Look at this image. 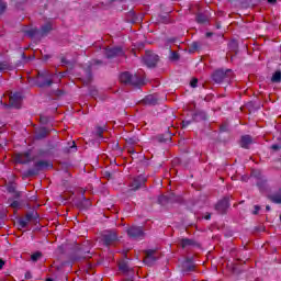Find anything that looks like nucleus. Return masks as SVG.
<instances>
[{
    "mask_svg": "<svg viewBox=\"0 0 281 281\" xmlns=\"http://www.w3.org/2000/svg\"><path fill=\"white\" fill-rule=\"evenodd\" d=\"M40 122H41V124H48L49 119L47 116H40Z\"/></svg>",
    "mask_w": 281,
    "mask_h": 281,
    "instance_id": "obj_43",
    "label": "nucleus"
},
{
    "mask_svg": "<svg viewBox=\"0 0 281 281\" xmlns=\"http://www.w3.org/2000/svg\"><path fill=\"white\" fill-rule=\"evenodd\" d=\"M36 218H38V213L36 211H31V212L26 213V215H25V221L27 223H30L32 221H36Z\"/></svg>",
    "mask_w": 281,
    "mask_h": 281,
    "instance_id": "obj_25",
    "label": "nucleus"
},
{
    "mask_svg": "<svg viewBox=\"0 0 281 281\" xmlns=\"http://www.w3.org/2000/svg\"><path fill=\"white\" fill-rule=\"evenodd\" d=\"M252 143H254V138H251L250 135H244L241 136V139H240V147L248 149Z\"/></svg>",
    "mask_w": 281,
    "mask_h": 281,
    "instance_id": "obj_19",
    "label": "nucleus"
},
{
    "mask_svg": "<svg viewBox=\"0 0 281 281\" xmlns=\"http://www.w3.org/2000/svg\"><path fill=\"white\" fill-rule=\"evenodd\" d=\"M22 59L27 60V56H25L24 53L22 54Z\"/></svg>",
    "mask_w": 281,
    "mask_h": 281,
    "instance_id": "obj_56",
    "label": "nucleus"
},
{
    "mask_svg": "<svg viewBox=\"0 0 281 281\" xmlns=\"http://www.w3.org/2000/svg\"><path fill=\"white\" fill-rule=\"evenodd\" d=\"M228 49L231 52H234L235 54H238V42L236 40H233L228 43Z\"/></svg>",
    "mask_w": 281,
    "mask_h": 281,
    "instance_id": "obj_28",
    "label": "nucleus"
},
{
    "mask_svg": "<svg viewBox=\"0 0 281 281\" xmlns=\"http://www.w3.org/2000/svg\"><path fill=\"white\" fill-rule=\"evenodd\" d=\"M57 95H63V91L61 90H57Z\"/></svg>",
    "mask_w": 281,
    "mask_h": 281,
    "instance_id": "obj_57",
    "label": "nucleus"
},
{
    "mask_svg": "<svg viewBox=\"0 0 281 281\" xmlns=\"http://www.w3.org/2000/svg\"><path fill=\"white\" fill-rule=\"evenodd\" d=\"M94 64H95V65H102V61L97 60V61H94Z\"/></svg>",
    "mask_w": 281,
    "mask_h": 281,
    "instance_id": "obj_58",
    "label": "nucleus"
},
{
    "mask_svg": "<svg viewBox=\"0 0 281 281\" xmlns=\"http://www.w3.org/2000/svg\"><path fill=\"white\" fill-rule=\"evenodd\" d=\"M87 78H88V80L86 81V85H89V82H91V79L93 78V74L91 71H88Z\"/></svg>",
    "mask_w": 281,
    "mask_h": 281,
    "instance_id": "obj_45",
    "label": "nucleus"
},
{
    "mask_svg": "<svg viewBox=\"0 0 281 281\" xmlns=\"http://www.w3.org/2000/svg\"><path fill=\"white\" fill-rule=\"evenodd\" d=\"M281 146L279 144L271 145L272 150H280Z\"/></svg>",
    "mask_w": 281,
    "mask_h": 281,
    "instance_id": "obj_47",
    "label": "nucleus"
},
{
    "mask_svg": "<svg viewBox=\"0 0 281 281\" xmlns=\"http://www.w3.org/2000/svg\"><path fill=\"white\" fill-rule=\"evenodd\" d=\"M45 281H54L52 278L46 279Z\"/></svg>",
    "mask_w": 281,
    "mask_h": 281,
    "instance_id": "obj_59",
    "label": "nucleus"
},
{
    "mask_svg": "<svg viewBox=\"0 0 281 281\" xmlns=\"http://www.w3.org/2000/svg\"><path fill=\"white\" fill-rule=\"evenodd\" d=\"M195 21L200 25H205L206 23H210V19L207 18V15H205L203 13H198L195 16Z\"/></svg>",
    "mask_w": 281,
    "mask_h": 281,
    "instance_id": "obj_23",
    "label": "nucleus"
},
{
    "mask_svg": "<svg viewBox=\"0 0 281 281\" xmlns=\"http://www.w3.org/2000/svg\"><path fill=\"white\" fill-rule=\"evenodd\" d=\"M49 135V128L47 127H40L35 132V139H45Z\"/></svg>",
    "mask_w": 281,
    "mask_h": 281,
    "instance_id": "obj_18",
    "label": "nucleus"
},
{
    "mask_svg": "<svg viewBox=\"0 0 281 281\" xmlns=\"http://www.w3.org/2000/svg\"><path fill=\"white\" fill-rule=\"evenodd\" d=\"M268 3H270L271 5L278 3V0H268Z\"/></svg>",
    "mask_w": 281,
    "mask_h": 281,
    "instance_id": "obj_53",
    "label": "nucleus"
},
{
    "mask_svg": "<svg viewBox=\"0 0 281 281\" xmlns=\"http://www.w3.org/2000/svg\"><path fill=\"white\" fill-rule=\"evenodd\" d=\"M179 58H180V55L177 52H171L169 55V60L177 61L179 60Z\"/></svg>",
    "mask_w": 281,
    "mask_h": 281,
    "instance_id": "obj_40",
    "label": "nucleus"
},
{
    "mask_svg": "<svg viewBox=\"0 0 281 281\" xmlns=\"http://www.w3.org/2000/svg\"><path fill=\"white\" fill-rule=\"evenodd\" d=\"M47 168H54V165L49 160H38L34 164L33 168L25 171V177H36L43 170H47Z\"/></svg>",
    "mask_w": 281,
    "mask_h": 281,
    "instance_id": "obj_2",
    "label": "nucleus"
},
{
    "mask_svg": "<svg viewBox=\"0 0 281 281\" xmlns=\"http://www.w3.org/2000/svg\"><path fill=\"white\" fill-rule=\"evenodd\" d=\"M269 201H271V203H274L276 205H281V192H276L272 194L268 195Z\"/></svg>",
    "mask_w": 281,
    "mask_h": 281,
    "instance_id": "obj_20",
    "label": "nucleus"
},
{
    "mask_svg": "<svg viewBox=\"0 0 281 281\" xmlns=\"http://www.w3.org/2000/svg\"><path fill=\"white\" fill-rule=\"evenodd\" d=\"M146 181H148V179L144 176H138V177L134 178L131 183V190L133 192H137V190H139V188H142V186H145Z\"/></svg>",
    "mask_w": 281,
    "mask_h": 281,
    "instance_id": "obj_10",
    "label": "nucleus"
},
{
    "mask_svg": "<svg viewBox=\"0 0 281 281\" xmlns=\"http://www.w3.org/2000/svg\"><path fill=\"white\" fill-rule=\"evenodd\" d=\"M271 82L273 83V85H280V82H281V71H276L273 75H272V77H271Z\"/></svg>",
    "mask_w": 281,
    "mask_h": 281,
    "instance_id": "obj_27",
    "label": "nucleus"
},
{
    "mask_svg": "<svg viewBox=\"0 0 281 281\" xmlns=\"http://www.w3.org/2000/svg\"><path fill=\"white\" fill-rule=\"evenodd\" d=\"M106 177H111V173L110 172H105Z\"/></svg>",
    "mask_w": 281,
    "mask_h": 281,
    "instance_id": "obj_60",
    "label": "nucleus"
},
{
    "mask_svg": "<svg viewBox=\"0 0 281 281\" xmlns=\"http://www.w3.org/2000/svg\"><path fill=\"white\" fill-rule=\"evenodd\" d=\"M7 192H9V194H13V199H21V192L16 191V183L14 182H9L7 184Z\"/></svg>",
    "mask_w": 281,
    "mask_h": 281,
    "instance_id": "obj_15",
    "label": "nucleus"
},
{
    "mask_svg": "<svg viewBox=\"0 0 281 281\" xmlns=\"http://www.w3.org/2000/svg\"><path fill=\"white\" fill-rule=\"evenodd\" d=\"M52 30H53V27H52V24L49 22L42 25V27L40 30V38H42V36H47V34H49L52 32Z\"/></svg>",
    "mask_w": 281,
    "mask_h": 281,
    "instance_id": "obj_21",
    "label": "nucleus"
},
{
    "mask_svg": "<svg viewBox=\"0 0 281 281\" xmlns=\"http://www.w3.org/2000/svg\"><path fill=\"white\" fill-rule=\"evenodd\" d=\"M206 36H212V33H206Z\"/></svg>",
    "mask_w": 281,
    "mask_h": 281,
    "instance_id": "obj_61",
    "label": "nucleus"
},
{
    "mask_svg": "<svg viewBox=\"0 0 281 281\" xmlns=\"http://www.w3.org/2000/svg\"><path fill=\"white\" fill-rule=\"evenodd\" d=\"M119 269H120V271H122V273H128L131 271L128 263H126L124 261L119 265Z\"/></svg>",
    "mask_w": 281,
    "mask_h": 281,
    "instance_id": "obj_34",
    "label": "nucleus"
},
{
    "mask_svg": "<svg viewBox=\"0 0 281 281\" xmlns=\"http://www.w3.org/2000/svg\"><path fill=\"white\" fill-rule=\"evenodd\" d=\"M22 101H23V93L14 92L9 99V104L10 106H13V109H21Z\"/></svg>",
    "mask_w": 281,
    "mask_h": 281,
    "instance_id": "obj_9",
    "label": "nucleus"
},
{
    "mask_svg": "<svg viewBox=\"0 0 281 281\" xmlns=\"http://www.w3.org/2000/svg\"><path fill=\"white\" fill-rule=\"evenodd\" d=\"M143 63L148 69H155L161 63V57L154 52L147 50L143 57Z\"/></svg>",
    "mask_w": 281,
    "mask_h": 281,
    "instance_id": "obj_4",
    "label": "nucleus"
},
{
    "mask_svg": "<svg viewBox=\"0 0 281 281\" xmlns=\"http://www.w3.org/2000/svg\"><path fill=\"white\" fill-rule=\"evenodd\" d=\"M172 196H175V195L171 194L170 198H168V196H166V195H160V196L158 198V203H159V205H166V203H168V200H169V199H172Z\"/></svg>",
    "mask_w": 281,
    "mask_h": 281,
    "instance_id": "obj_35",
    "label": "nucleus"
},
{
    "mask_svg": "<svg viewBox=\"0 0 281 281\" xmlns=\"http://www.w3.org/2000/svg\"><path fill=\"white\" fill-rule=\"evenodd\" d=\"M42 257H43V252L36 251V252H34V254L31 256V260H32V262H37V261H38V258H42Z\"/></svg>",
    "mask_w": 281,
    "mask_h": 281,
    "instance_id": "obj_39",
    "label": "nucleus"
},
{
    "mask_svg": "<svg viewBox=\"0 0 281 281\" xmlns=\"http://www.w3.org/2000/svg\"><path fill=\"white\" fill-rule=\"evenodd\" d=\"M89 258H91V251L78 250L77 256L75 257V260H87Z\"/></svg>",
    "mask_w": 281,
    "mask_h": 281,
    "instance_id": "obj_22",
    "label": "nucleus"
},
{
    "mask_svg": "<svg viewBox=\"0 0 281 281\" xmlns=\"http://www.w3.org/2000/svg\"><path fill=\"white\" fill-rule=\"evenodd\" d=\"M24 32L25 34H27V36H30V38H34V36L41 37V30H38L37 27L29 29Z\"/></svg>",
    "mask_w": 281,
    "mask_h": 281,
    "instance_id": "obj_24",
    "label": "nucleus"
},
{
    "mask_svg": "<svg viewBox=\"0 0 281 281\" xmlns=\"http://www.w3.org/2000/svg\"><path fill=\"white\" fill-rule=\"evenodd\" d=\"M266 211H267V212H271V206H270V205H267V206H266Z\"/></svg>",
    "mask_w": 281,
    "mask_h": 281,
    "instance_id": "obj_55",
    "label": "nucleus"
},
{
    "mask_svg": "<svg viewBox=\"0 0 281 281\" xmlns=\"http://www.w3.org/2000/svg\"><path fill=\"white\" fill-rule=\"evenodd\" d=\"M103 55L108 60H113V58H117L121 56V58H124L126 56V53H124V48L117 46V47H105L103 49Z\"/></svg>",
    "mask_w": 281,
    "mask_h": 281,
    "instance_id": "obj_6",
    "label": "nucleus"
},
{
    "mask_svg": "<svg viewBox=\"0 0 281 281\" xmlns=\"http://www.w3.org/2000/svg\"><path fill=\"white\" fill-rule=\"evenodd\" d=\"M199 49H201V43L193 42L189 47V53L194 54V52H199Z\"/></svg>",
    "mask_w": 281,
    "mask_h": 281,
    "instance_id": "obj_29",
    "label": "nucleus"
},
{
    "mask_svg": "<svg viewBox=\"0 0 281 281\" xmlns=\"http://www.w3.org/2000/svg\"><path fill=\"white\" fill-rule=\"evenodd\" d=\"M102 240L105 247H110V245L117 240V234L113 231H108L102 235Z\"/></svg>",
    "mask_w": 281,
    "mask_h": 281,
    "instance_id": "obj_8",
    "label": "nucleus"
},
{
    "mask_svg": "<svg viewBox=\"0 0 281 281\" xmlns=\"http://www.w3.org/2000/svg\"><path fill=\"white\" fill-rule=\"evenodd\" d=\"M60 63L63 65V67H67L69 69V67H74V63L67 60V58L61 57L60 58Z\"/></svg>",
    "mask_w": 281,
    "mask_h": 281,
    "instance_id": "obj_38",
    "label": "nucleus"
},
{
    "mask_svg": "<svg viewBox=\"0 0 281 281\" xmlns=\"http://www.w3.org/2000/svg\"><path fill=\"white\" fill-rule=\"evenodd\" d=\"M31 155L32 154L30 151L18 154L15 155V161L22 165L30 164V161H32Z\"/></svg>",
    "mask_w": 281,
    "mask_h": 281,
    "instance_id": "obj_13",
    "label": "nucleus"
},
{
    "mask_svg": "<svg viewBox=\"0 0 281 281\" xmlns=\"http://www.w3.org/2000/svg\"><path fill=\"white\" fill-rule=\"evenodd\" d=\"M211 218H212V214L206 213L205 216H204V220L205 221H210Z\"/></svg>",
    "mask_w": 281,
    "mask_h": 281,
    "instance_id": "obj_51",
    "label": "nucleus"
},
{
    "mask_svg": "<svg viewBox=\"0 0 281 281\" xmlns=\"http://www.w3.org/2000/svg\"><path fill=\"white\" fill-rule=\"evenodd\" d=\"M85 203H86L87 207H91V202L89 200H85Z\"/></svg>",
    "mask_w": 281,
    "mask_h": 281,
    "instance_id": "obj_54",
    "label": "nucleus"
},
{
    "mask_svg": "<svg viewBox=\"0 0 281 281\" xmlns=\"http://www.w3.org/2000/svg\"><path fill=\"white\" fill-rule=\"evenodd\" d=\"M12 66L8 61H0V71H12Z\"/></svg>",
    "mask_w": 281,
    "mask_h": 281,
    "instance_id": "obj_31",
    "label": "nucleus"
},
{
    "mask_svg": "<svg viewBox=\"0 0 281 281\" xmlns=\"http://www.w3.org/2000/svg\"><path fill=\"white\" fill-rule=\"evenodd\" d=\"M257 178V188L262 192L263 190H267V178L262 177V175L258 173L256 176Z\"/></svg>",
    "mask_w": 281,
    "mask_h": 281,
    "instance_id": "obj_16",
    "label": "nucleus"
},
{
    "mask_svg": "<svg viewBox=\"0 0 281 281\" xmlns=\"http://www.w3.org/2000/svg\"><path fill=\"white\" fill-rule=\"evenodd\" d=\"M231 59L234 60V56H231Z\"/></svg>",
    "mask_w": 281,
    "mask_h": 281,
    "instance_id": "obj_63",
    "label": "nucleus"
},
{
    "mask_svg": "<svg viewBox=\"0 0 281 281\" xmlns=\"http://www.w3.org/2000/svg\"><path fill=\"white\" fill-rule=\"evenodd\" d=\"M215 210L218 214H227V210H229V198L220 200L215 205Z\"/></svg>",
    "mask_w": 281,
    "mask_h": 281,
    "instance_id": "obj_7",
    "label": "nucleus"
},
{
    "mask_svg": "<svg viewBox=\"0 0 281 281\" xmlns=\"http://www.w3.org/2000/svg\"><path fill=\"white\" fill-rule=\"evenodd\" d=\"M126 234L128 238L132 240H144L146 233L144 232L143 226H131L126 229Z\"/></svg>",
    "mask_w": 281,
    "mask_h": 281,
    "instance_id": "obj_5",
    "label": "nucleus"
},
{
    "mask_svg": "<svg viewBox=\"0 0 281 281\" xmlns=\"http://www.w3.org/2000/svg\"><path fill=\"white\" fill-rule=\"evenodd\" d=\"M198 85H199V79L192 78L191 81H190V87L192 89H196Z\"/></svg>",
    "mask_w": 281,
    "mask_h": 281,
    "instance_id": "obj_42",
    "label": "nucleus"
},
{
    "mask_svg": "<svg viewBox=\"0 0 281 281\" xmlns=\"http://www.w3.org/2000/svg\"><path fill=\"white\" fill-rule=\"evenodd\" d=\"M192 124V121H182V128H188Z\"/></svg>",
    "mask_w": 281,
    "mask_h": 281,
    "instance_id": "obj_46",
    "label": "nucleus"
},
{
    "mask_svg": "<svg viewBox=\"0 0 281 281\" xmlns=\"http://www.w3.org/2000/svg\"><path fill=\"white\" fill-rule=\"evenodd\" d=\"M8 202L10 203V207H13V210L21 207V202H19L18 199L14 200V198H9Z\"/></svg>",
    "mask_w": 281,
    "mask_h": 281,
    "instance_id": "obj_30",
    "label": "nucleus"
},
{
    "mask_svg": "<svg viewBox=\"0 0 281 281\" xmlns=\"http://www.w3.org/2000/svg\"><path fill=\"white\" fill-rule=\"evenodd\" d=\"M38 157H45V149L38 150Z\"/></svg>",
    "mask_w": 281,
    "mask_h": 281,
    "instance_id": "obj_49",
    "label": "nucleus"
},
{
    "mask_svg": "<svg viewBox=\"0 0 281 281\" xmlns=\"http://www.w3.org/2000/svg\"><path fill=\"white\" fill-rule=\"evenodd\" d=\"M260 212V205H255V210L252 211L254 215H257Z\"/></svg>",
    "mask_w": 281,
    "mask_h": 281,
    "instance_id": "obj_48",
    "label": "nucleus"
},
{
    "mask_svg": "<svg viewBox=\"0 0 281 281\" xmlns=\"http://www.w3.org/2000/svg\"><path fill=\"white\" fill-rule=\"evenodd\" d=\"M157 262V257H155V250L148 249L146 250V257L144 259V263L147 265V267H153Z\"/></svg>",
    "mask_w": 281,
    "mask_h": 281,
    "instance_id": "obj_11",
    "label": "nucleus"
},
{
    "mask_svg": "<svg viewBox=\"0 0 281 281\" xmlns=\"http://www.w3.org/2000/svg\"><path fill=\"white\" fill-rule=\"evenodd\" d=\"M90 95H98V90L90 89Z\"/></svg>",
    "mask_w": 281,
    "mask_h": 281,
    "instance_id": "obj_50",
    "label": "nucleus"
},
{
    "mask_svg": "<svg viewBox=\"0 0 281 281\" xmlns=\"http://www.w3.org/2000/svg\"><path fill=\"white\" fill-rule=\"evenodd\" d=\"M36 87L43 89L45 87H52L54 85V80H52V75L47 71H38L37 77L35 78Z\"/></svg>",
    "mask_w": 281,
    "mask_h": 281,
    "instance_id": "obj_3",
    "label": "nucleus"
},
{
    "mask_svg": "<svg viewBox=\"0 0 281 281\" xmlns=\"http://www.w3.org/2000/svg\"><path fill=\"white\" fill-rule=\"evenodd\" d=\"M125 142H126V144H130L131 146H134V144H137V142H139V139L135 136H133V137L127 136L125 138Z\"/></svg>",
    "mask_w": 281,
    "mask_h": 281,
    "instance_id": "obj_36",
    "label": "nucleus"
},
{
    "mask_svg": "<svg viewBox=\"0 0 281 281\" xmlns=\"http://www.w3.org/2000/svg\"><path fill=\"white\" fill-rule=\"evenodd\" d=\"M119 79L122 85H130L131 87H144L146 85V77L137 72L123 71L120 74Z\"/></svg>",
    "mask_w": 281,
    "mask_h": 281,
    "instance_id": "obj_1",
    "label": "nucleus"
},
{
    "mask_svg": "<svg viewBox=\"0 0 281 281\" xmlns=\"http://www.w3.org/2000/svg\"><path fill=\"white\" fill-rule=\"evenodd\" d=\"M211 78L216 82V85H221V82H225V80H227V71H214L211 75Z\"/></svg>",
    "mask_w": 281,
    "mask_h": 281,
    "instance_id": "obj_12",
    "label": "nucleus"
},
{
    "mask_svg": "<svg viewBox=\"0 0 281 281\" xmlns=\"http://www.w3.org/2000/svg\"><path fill=\"white\" fill-rule=\"evenodd\" d=\"M104 131H106V126H100V125H98V126L95 127V133H94V135H95L97 137H100V139H103V138H104Z\"/></svg>",
    "mask_w": 281,
    "mask_h": 281,
    "instance_id": "obj_26",
    "label": "nucleus"
},
{
    "mask_svg": "<svg viewBox=\"0 0 281 281\" xmlns=\"http://www.w3.org/2000/svg\"><path fill=\"white\" fill-rule=\"evenodd\" d=\"M176 201H181V198H178Z\"/></svg>",
    "mask_w": 281,
    "mask_h": 281,
    "instance_id": "obj_62",
    "label": "nucleus"
},
{
    "mask_svg": "<svg viewBox=\"0 0 281 281\" xmlns=\"http://www.w3.org/2000/svg\"><path fill=\"white\" fill-rule=\"evenodd\" d=\"M19 225L24 229L25 227H27V222L25 220H20Z\"/></svg>",
    "mask_w": 281,
    "mask_h": 281,
    "instance_id": "obj_44",
    "label": "nucleus"
},
{
    "mask_svg": "<svg viewBox=\"0 0 281 281\" xmlns=\"http://www.w3.org/2000/svg\"><path fill=\"white\" fill-rule=\"evenodd\" d=\"M4 265H5V261L3 259H0V271L1 269H3Z\"/></svg>",
    "mask_w": 281,
    "mask_h": 281,
    "instance_id": "obj_52",
    "label": "nucleus"
},
{
    "mask_svg": "<svg viewBox=\"0 0 281 281\" xmlns=\"http://www.w3.org/2000/svg\"><path fill=\"white\" fill-rule=\"evenodd\" d=\"M76 150H78V146H76V142H72V145L66 147L64 153H76Z\"/></svg>",
    "mask_w": 281,
    "mask_h": 281,
    "instance_id": "obj_37",
    "label": "nucleus"
},
{
    "mask_svg": "<svg viewBox=\"0 0 281 281\" xmlns=\"http://www.w3.org/2000/svg\"><path fill=\"white\" fill-rule=\"evenodd\" d=\"M180 245H181L182 249H186L187 247H201V244H199L196 240L190 239V238L180 239Z\"/></svg>",
    "mask_w": 281,
    "mask_h": 281,
    "instance_id": "obj_14",
    "label": "nucleus"
},
{
    "mask_svg": "<svg viewBox=\"0 0 281 281\" xmlns=\"http://www.w3.org/2000/svg\"><path fill=\"white\" fill-rule=\"evenodd\" d=\"M226 71H232V69H226Z\"/></svg>",
    "mask_w": 281,
    "mask_h": 281,
    "instance_id": "obj_64",
    "label": "nucleus"
},
{
    "mask_svg": "<svg viewBox=\"0 0 281 281\" xmlns=\"http://www.w3.org/2000/svg\"><path fill=\"white\" fill-rule=\"evenodd\" d=\"M193 122H205L207 120V113L205 111H196L192 114Z\"/></svg>",
    "mask_w": 281,
    "mask_h": 281,
    "instance_id": "obj_17",
    "label": "nucleus"
},
{
    "mask_svg": "<svg viewBox=\"0 0 281 281\" xmlns=\"http://www.w3.org/2000/svg\"><path fill=\"white\" fill-rule=\"evenodd\" d=\"M182 270L186 271L187 273H190V271H194V263L192 262L183 263Z\"/></svg>",
    "mask_w": 281,
    "mask_h": 281,
    "instance_id": "obj_33",
    "label": "nucleus"
},
{
    "mask_svg": "<svg viewBox=\"0 0 281 281\" xmlns=\"http://www.w3.org/2000/svg\"><path fill=\"white\" fill-rule=\"evenodd\" d=\"M144 100H145V104H151V105L157 104V98H155V95L153 94L147 95Z\"/></svg>",
    "mask_w": 281,
    "mask_h": 281,
    "instance_id": "obj_32",
    "label": "nucleus"
},
{
    "mask_svg": "<svg viewBox=\"0 0 281 281\" xmlns=\"http://www.w3.org/2000/svg\"><path fill=\"white\" fill-rule=\"evenodd\" d=\"M8 9V4L0 0V14H3L5 10Z\"/></svg>",
    "mask_w": 281,
    "mask_h": 281,
    "instance_id": "obj_41",
    "label": "nucleus"
}]
</instances>
